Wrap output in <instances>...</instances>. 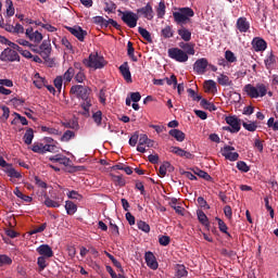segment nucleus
<instances>
[{"label":"nucleus","mask_w":278,"mask_h":278,"mask_svg":"<svg viewBox=\"0 0 278 278\" xmlns=\"http://www.w3.org/2000/svg\"><path fill=\"white\" fill-rule=\"evenodd\" d=\"M252 46H253V49L256 51V52H262V51H265L266 48H267V43L264 39L262 38H254L253 41H252Z\"/></svg>","instance_id":"16"},{"label":"nucleus","mask_w":278,"mask_h":278,"mask_svg":"<svg viewBox=\"0 0 278 278\" xmlns=\"http://www.w3.org/2000/svg\"><path fill=\"white\" fill-rule=\"evenodd\" d=\"M75 75H76V70L74 67H68V70L63 75V79L70 83L73 80Z\"/></svg>","instance_id":"33"},{"label":"nucleus","mask_w":278,"mask_h":278,"mask_svg":"<svg viewBox=\"0 0 278 278\" xmlns=\"http://www.w3.org/2000/svg\"><path fill=\"white\" fill-rule=\"evenodd\" d=\"M225 60L228 63H236L237 62V56L231 50H226L225 51Z\"/></svg>","instance_id":"43"},{"label":"nucleus","mask_w":278,"mask_h":278,"mask_svg":"<svg viewBox=\"0 0 278 278\" xmlns=\"http://www.w3.org/2000/svg\"><path fill=\"white\" fill-rule=\"evenodd\" d=\"M210 65V62L206 60V58L198 59L193 64V71L198 75L205 74V71L207 70V66Z\"/></svg>","instance_id":"10"},{"label":"nucleus","mask_w":278,"mask_h":278,"mask_svg":"<svg viewBox=\"0 0 278 278\" xmlns=\"http://www.w3.org/2000/svg\"><path fill=\"white\" fill-rule=\"evenodd\" d=\"M233 151H236L235 147L225 146L220 152H222L223 157H225V160L235 162V161L239 160L240 155L238 152H233Z\"/></svg>","instance_id":"9"},{"label":"nucleus","mask_w":278,"mask_h":278,"mask_svg":"<svg viewBox=\"0 0 278 278\" xmlns=\"http://www.w3.org/2000/svg\"><path fill=\"white\" fill-rule=\"evenodd\" d=\"M47 228V223H43L41 226L34 228L30 231V235L42 232Z\"/></svg>","instance_id":"63"},{"label":"nucleus","mask_w":278,"mask_h":278,"mask_svg":"<svg viewBox=\"0 0 278 278\" xmlns=\"http://www.w3.org/2000/svg\"><path fill=\"white\" fill-rule=\"evenodd\" d=\"M156 14H157V17H160V18L165 16V14H166V5H165L164 1H160L159 2L157 9H156Z\"/></svg>","instance_id":"40"},{"label":"nucleus","mask_w":278,"mask_h":278,"mask_svg":"<svg viewBox=\"0 0 278 278\" xmlns=\"http://www.w3.org/2000/svg\"><path fill=\"white\" fill-rule=\"evenodd\" d=\"M45 205L49 208H59L60 207V203L58 201L50 199L49 197H47V199L45 200Z\"/></svg>","instance_id":"45"},{"label":"nucleus","mask_w":278,"mask_h":278,"mask_svg":"<svg viewBox=\"0 0 278 278\" xmlns=\"http://www.w3.org/2000/svg\"><path fill=\"white\" fill-rule=\"evenodd\" d=\"M175 22L184 27L190 21V17L194 16V12L191 8H180L177 12L173 13Z\"/></svg>","instance_id":"2"},{"label":"nucleus","mask_w":278,"mask_h":278,"mask_svg":"<svg viewBox=\"0 0 278 278\" xmlns=\"http://www.w3.org/2000/svg\"><path fill=\"white\" fill-rule=\"evenodd\" d=\"M40 51H51V43L45 40L39 47Z\"/></svg>","instance_id":"64"},{"label":"nucleus","mask_w":278,"mask_h":278,"mask_svg":"<svg viewBox=\"0 0 278 278\" xmlns=\"http://www.w3.org/2000/svg\"><path fill=\"white\" fill-rule=\"evenodd\" d=\"M161 36L165 39H169L174 37V30L172 26H165V28L161 29Z\"/></svg>","instance_id":"29"},{"label":"nucleus","mask_w":278,"mask_h":278,"mask_svg":"<svg viewBox=\"0 0 278 278\" xmlns=\"http://www.w3.org/2000/svg\"><path fill=\"white\" fill-rule=\"evenodd\" d=\"M4 173L10 177V178H15V179H20L22 178V175L20 172H16L15 168H13V166L10 164L5 169Z\"/></svg>","instance_id":"26"},{"label":"nucleus","mask_w":278,"mask_h":278,"mask_svg":"<svg viewBox=\"0 0 278 278\" xmlns=\"http://www.w3.org/2000/svg\"><path fill=\"white\" fill-rule=\"evenodd\" d=\"M216 222H217V224H218V229H219V231H222L223 233H226V236H227L228 238H231L230 232H228V226H227V224H226L222 218H219V217H216Z\"/></svg>","instance_id":"27"},{"label":"nucleus","mask_w":278,"mask_h":278,"mask_svg":"<svg viewBox=\"0 0 278 278\" xmlns=\"http://www.w3.org/2000/svg\"><path fill=\"white\" fill-rule=\"evenodd\" d=\"M137 13L141 14L143 17H146L149 21L154 18V10L151 3H147L146 7L138 9Z\"/></svg>","instance_id":"12"},{"label":"nucleus","mask_w":278,"mask_h":278,"mask_svg":"<svg viewBox=\"0 0 278 278\" xmlns=\"http://www.w3.org/2000/svg\"><path fill=\"white\" fill-rule=\"evenodd\" d=\"M13 263L12 258L8 255H0V267L11 266Z\"/></svg>","instance_id":"44"},{"label":"nucleus","mask_w":278,"mask_h":278,"mask_svg":"<svg viewBox=\"0 0 278 278\" xmlns=\"http://www.w3.org/2000/svg\"><path fill=\"white\" fill-rule=\"evenodd\" d=\"M119 72L123 76V78L126 80L127 84H131V71H129V66L127 62H124L121 66H119Z\"/></svg>","instance_id":"15"},{"label":"nucleus","mask_w":278,"mask_h":278,"mask_svg":"<svg viewBox=\"0 0 278 278\" xmlns=\"http://www.w3.org/2000/svg\"><path fill=\"white\" fill-rule=\"evenodd\" d=\"M91 118H93V123H96V126L100 127L102 125L103 117L101 111L93 113V115H91Z\"/></svg>","instance_id":"41"},{"label":"nucleus","mask_w":278,"mask_h":278,"mask_svg":"<svg viewBox=\"0 0 278 278\" xmlns=\"http://www.w3.org/2000/svg\"><path fill=\"white\" fill-rule=\"evenodd\" d=\"M187 55H194V43H189L186 48H184Z\"/></svg>","instance_id":"61"},{"label":"nucleus","mask_w":278,"mask_h":278,"mask_svg":"<svg viewBox=\"0 0 278 278\" xmlns=\"http://www.w3.org/2000/svg\"><path fill=\"white\" fill-rule=\"evenodd\" d=\"M197 201L201 208L211 210V205L207 204V201L205 200V198L198 197Z\"/></svg>","instance_id":"51"},{"label":"nucleus","mask_w":278,"mask_h":278,"mask_svg":"<svg viewBox=\"0 0 278 278\" xmlns=\"http://www.w3.org/2000/svg\"><path fill=\"white\" fill-rule=\"evenodd\" d=\"M43 153H58V147L54 144H43Z\"/></svg>","instance_id":"55"},{"label":"nucleus","mask_w":278,"mask_h":278,"mask_svg":"<svg viewBox=\"0 0 278 278\" xmlns=\"http://www.w3.org/2000/svg\"><path fill=\"white\" fill-rule=\"evenodd\" d=\"M73 36H75L77 38V40L79 41H85L86 36L88 35V33L86 30H84L80 26H74V27H70L66 26L65 27Z\"/></svg>","instance_id":"11"},{"label":"nucleus","mask_w":278,"mask_h":278,"mask_svg":"<svg viewBox=\"0 0 278 278\" xmlns=\"http://www.w3.org/2000/svg\"><path fill=\"white\" fill-rule=\"evenodd\" d=\"M237 169L243 172V173H248L250 170V167L248 166V164L244 161H239L236 164Z\"/></svg>","instance_id":"50"},{"label":"nucleus","mask_w":278,"mask_h":278,"mask_svg":"<svg viewBox=\"0 0 278 278\" xmlns=\"http://www.w3.org/2000/svg\"><path fill=\"white\" fill-rule=\"evenodd\" d=\"M188 270L186 269L185 265H178L176 269V275L174 278H184L187 277Z\"/></svg>","instance_id":"36"},{"label":"nucleus","mask_w":278,"mask_h":278,"mask_svg":"<svg viewBox=\"0 0 278 278\" xmlns=\"http://www.w3.org/2000/svg\"><path fill=\"white\" fill-rule=\"evenodd\" d=\"M236 28L239 29V33H248L250 29V22L247 17L241 16L237 18Z\"/></svg>","instance_id":"14"},{"label":"nucleus","mask_w":278,"mask_h":278,"mask_svg":"<svg viewBox=\"0 0 278 278\" xmlns=\"http://www.w3.org/2000/svg\"><path fill=\"white\" fill-rule=\"evenodd\" d=\"M172 153L179 155V157H186V160H192L193 154L188 151L182 150L179 147H172Z\"/></svg>","instance_id":"19"},{"label":"nucleus","mask_w":278,"mask_h":278,"mask_svg":"<svg viewBox=\"0 0 278 278\" xmlns=\"http://www.w3.org/2000/svg\"><path fill=\"white\" fill-rule=\"evenodd\" d=\"M205 91L217 92V83L213 79L204 81Z\"/></svg>","instance_id":"28"},{"label":"nucleus","mask_w":278,"mask_h":278,"mask_svg":"<svg viewBox=\"0 0 278 278\" xmlns=\"http://www.w3.org/2000/svg\"><path fill=\"white\" fill-rule=\"evenodd\" d=\"M1 62H20V54L12 48H5L0 54Z\"/></svg>","instance_id":"6"},{"label":"nucleus","mask_w":278,"mask_h":278,"mask_svg":"<svg viewBox=\"0 0 278 278\" xmlns=\"http://www.w3.org/2000/svg\"><path fill=\"white\" fill-rule=\"evenodd\" d=\"M169 136L175 138L178 142H184L186 139V134L177 128L169 129Z\"/></svg>","instance_id":"21"},{"label":"nucleus","mask_w":278,"mask_h":278,"mask_svg":"<svg viewBox=\"0 0 278 278\" xmlns=\"http://www.w3.org/2000/svg\"><path fill=\"white\" fill-rule=\"evenodd\" d=\"M63 126L65 128H70V129H73V130H79L78 119H70V122H64Z\"/></svg>","instance_id":"34"},{"label":"nucleus","mask_w":278,"mask_h":278,"mask_svg":"<svg viewBox=\"0 0 278 278\" xmlns=\"http://www.w3.org/2000/svg\"><path fill=\"white\" fill-rule=\"evenodd\" d=\"M62 83H63L62 76H56L55 79L53 80L54 87L59 90V92H62Z\"/></svg>","instance_id":"60"},{"label":"nucleus","mask_w":278,"mask_h":278,"mask_svg":"<svg viewBox=\"0 0 278 278\" xmlns=\"http://www.w3.org/2000/svg\"><path fill=\"white\" fill-rule=\"evenodd\" d=\"M264 63H265V66L267 70H271L275 66V64H277V55H275V53L270 52L266 56Z\"/></svg>","instance_id":"23"},{"label":"nucleus","mask_w":278,"mask_h":278,"mask_svg":"<svg viewBox=\"0 0 278 278\" xmlns=\"http://www.w3.org/2000/svg\"><path fill=\"white\" fill-rule=\"evenodd\" d=\"M194 174L198 175L200 178H203L206 181H211L213 178L210 174L205 173L204 170H201L199 168H197L194 170Z\"/></svg>","instance_id":"46"},{"label":"nucleus","mask_w":278,"mask_h":278,"mask_svg":"<svg viewBox=\"0 0 278 278\" xmlns=\"http://www.w3.org/2000/svg\"><path fill=\"white\" fill-rule=\"evenodd\" d=\"M46 258L47 257H45V256L38 257L37 264L39 266L40 271L45 270V268L48 266Z\"/></svg>","instance_id":"59"},{"label":"nucleus","mask_w":278,"mask_h":278,"mask_svg":"<svg viewBox=\"0 0 278 278\" xmlns=\"http://www.w3.org/2000/svg\"><path fill=\"white\" fill-rule=\"evenodd\" d=\"M137 227H138V229L144 231L146 233L150 232V230H151L150 225L147 224V223L143 222V220L137 222Z\"/></svg>","instance_id":"47"},{"label":"nucleus","mask_w":278,"mask_h":278,"mask_svg":"<svg viewBox=\"0 0 278 278\" xmlns=\"http://www.w3.org/2000/svg\"><path fill=\"white\" fill-rule=\"evenodd\" d=\"M75 81H77V84H84V81L86 80V74L85 72H77L74 76Z\"/></svg>","instance_id":"56"},{"label":"nucleus","mask_w":278,"mask_h":278,"mask_svg":"<svg viewBox=\"0 0 278 278\" xmlns=\"http://www.w3.org/2000/svg\"><path fill=\"white\" fill-rule=\"evenodd\" d=\"M14 121L11 122L12 125L15 124L16 119H18V122L22 123L23 126L28 125V119H26V117H23V115L14 113Z\"/></svg>","instance_id":"49"},{"label":"nucleus","mask_w":278,"mask_h":278,"mask_svg":"<svg viewBox=\"0 0 278 278\" xmlns=\"http://www.w3.org/2000/svg\"><path fill=\"white\" fill-rule=\"evenodd\" d=\"M139 138H140L139 132H135V134L129 138V141H128L129 146L132 147V148L137 147V144H138V142H139Z\"/></svg>","instance_id":"52"},{"label":"nucleus","mask_w":278,"mask_h":278,"mask_svg":"<svg viewBox=\"0 0 278 278\" xmlns=\"http://www.w3.org/2000/svg\"><path fill=\"white\" fill-rule=\"evenodd\" d=\"M201 106L204 108L205 110L210 111V112H215L217 111V106L214 103H211L210 101L203 99L201 101Z\"/></svg>","instance_id":"37"},{"label":"nucleus","mask_w":278,"mask_h":278,"mask_svg":"<svg viewBox=\"0 0 278 278\" xmlns=\"http://www.w3.org/2000/svg\"><path fill=\"white\" fill-rule=\"evenodd\" d=\"M174 166L169 162H163L159 167V176L161 178L165 177L167 172L172 173L174 172Z\"/></svg>","instance_id":"17"},{"label":"nucleus","mask_w":278,"mask_h":278,"mask_svg":"<svg viewBox=\"0 0 278 278\" xmlns=\"http://www.w3.org/2000/svg\"><path fill=\"white\" fill-rule=\"evenodd\" d=\"M118 13L122 14V21L130 28H136L138 25L139 16L131 11H121Z\"/></svg>","instance_id":"4"},{"label":"nucleus","mask_w":278,"mask_h":278,"mask_svg":"<svg viewBox=\"0 0 278 278\" xmlns=\"http://www.w3.org/2000/svg\"><path fill=\"white\" fill-rule=\"evenodd\" d=\"M58 163L64 166H71L72 160L65 155L60 154Z\"/></svg>","instance_id":"53"},{"label":"nucleus","mask_w":278,"mask_h":278,"mask_svg":"<svg viewBox=\"0 0 278 278\" xmlns=\"http://www.w3.org/2000/svg\"><path fill=\"white\" fill-rule=\"evenodd\" d=\"M225 122L236 134L241 130L242 119H239L237 115H227V117H225Z\"/></svg>","instance_id":"8"},{"label":"nucleus","mask_w":278,"mask_h":278,"mask_svg":"<svg viewBox=\"0 0 278 278\" xmlns=\"http://www.w3.org/2000/svg\"><path fill=\"white\" fill-rule=\"evenodd\" d=\"M217 84L219 86H224V87L233 86L232 80L229 78L228 75H225V74H219L217 76Z\"/></svg>","instance_id":"22"},{"label":"nucleus","mask_w":278,"mask_h":278,"mask_svg":"<svg viewBox=\"0 0 278 278\" xmlns=\"http://www.w3.org/2000/svg\"><path fill=\"white\" fill-rule=\"evenodd\" d=\"M29 39L31 41L39 43L42 40V35L39 31H36L33 34V36Z\"/></svg>","instance_id":"62"},{"label":"nucleus","mask_w":278,"mask_h":278,"mask_svg":"<svg viewBox=\"0 0 278 278\" xmlns=\"http://www.w3.org/2000/svg\"><path fill=\"white\" fill-rule=\"evenodd\" d=\"M241 125H243L244 129L250 132H255L257 129L256 122H241Z\"/></svg>","instance_id":"32"},{"label":"nucleus","mask_w":278,"mask_h":278,"mask_svg":"<svg viewBox=\"0 0 278 278\" xmlns=\"http://www.w3.org/2000/svg\"><path fill=\"white\" fill-rule=\"evenodd\" d=\"M65 211L68 216H73L77 213L78 206L75 202L67 200L65 201Z\"/></svg>","instance_id":"20"},{"label":"nucleus","mask_w":278,"mask_h":278,"mask_svg":"<svg viewBox=\"0 0 278 278\" xmlns=\"http://www.w3.org/2000/svg\"><path fill=\"white\" fill-rule=\"evenodd\" d=\"M178 35L181 37V39L186 42H189L191 40V31L188 30L185 26H181L178 29Z\"/></svg>","instance_id":"25"},{"label":"nucleus","mask_w":278,"mask_h":278,"mask_svg":"<svg viewBox=\"0 0 278 278\" xmlns=\"http://www.w3.org/2000/svg\"><path fill=\"white\" fill-rule=\"evenodd\" d=\"M89 91L90 89L83 85H74L70 90L71 94H74L76 98L81 100H87L89 98Z\"/></svg>","instance_id":"7"},{"label":"nucleus","mask_w":278,"mask_h":278,"mask_svg":"<svg viewBox=\"0 0 278 278\" xmlns=\"http://www.w3.org/2000/svg\"><path fill=\"white\" fill-rule=\"evenodd\" d=\"M138 33L141 35V37L147 40L148 42H152V36L149 30L142 27H138Z\"/></svg>","instance_id":"38"},{"label":"nucleus","mask_w":278,"mask_h":278,"mask_svg":"<svg viewBox=\"0 0 278 278\" xmlns=\"http://www.w3.org/2000/svg\"><path fill=\"white\" fill-rule=\"evenodd\" d=\"M244 91L248 93L249 97L253 99H257L258 97H264L267 93V88L264 84H257L254 87L251 84L245 85Z\"/></svg>","instance_id":"3"},{"label":"nucleus","mask_w":278,"mask_h":278,"mask_svg":"<svg viewBox=\"0 0 278 278\" xmlns=\"http://www.w3.org/2000/svg\"><path fill=\"white\" fill-rule=\"evenodd\" d=\"M134 52H135L134 43H131V41H129L127 43V54L132 60V62H138V58L136 56V54H134Z\"/></svg>","instance_id":"39"},{"label":"nucleus","mask_w":278,"mask_h":278,"mask_svg":"<svg viewBox=\"0 0 278 278\" xmlns=\"http://www.w3.org/2000/svg\"><path fill=\"white\" fill-rule=\"evenodd\" d=\"M167 55L169 59L179 63H186L189 59L188 54L184 50H180V48H169Z\"/></svg>","instance_id":"5"},{"label":"nucleus","mask_w":278,"mask_h":278,"mask_svg":"<svg viewBox=\"0 0 278 278\" xmlns=\"http://www.w3.org/2000/svg\"><path fill=\"white\" fill-rule=\"evenodd\" d=\"M37 252L41 257L51 258L53 256V251L48 244H42L37 249Z\"/></svg>","instance_id":"18"},{"label":"nucleus","mask_w":278,"mask_h":278,"mask_svg":"<svg viewBox=\"0 0 278 278\" xmlns=\"http://www.w3.org/2000/svg\"><path fill=\"white\" fill-rule=\"evenodd\" d=\"M83 64L87 68L102 70L106 66L108 62L104 60L103 55H100L98 52L90 53L88 58L83 60Z\"/></svg>","instance_id":"1"},{"label":"nucleus","mask_w":278,"mask_h":278,"mask_svg":"<svg viewBox=\"0 0 278 278\" xmlns=\"http://www.w3.org/2000/svg\"><path fill=\"white\" fill-rule=\"evenodd\" d=\"M31 151L34 153L43 154L45 153V144L41 142H35L34 146L31 147Z\"/></svg>","instance_id":"42"},{"label":"nucleus","mask_w":278,"mask_h":278,"mask_svg":"<svg viewBox=\"0 0 278 278\" xmlns=\"http://www.w3.org/2000/svg\"><path fill=\"white\" fill-rule=\"evenodd\" d=\"M5 4L8 5V8H7V16H14L15 9L13 7V1L12 0H7Z\"/></svg>","instance_id":"48"},{"label":"nucleus","mask_w":278,"mask_h":278,"mask_svg":"<svg viewBox=\"0 0 278 278\" xmlns=\"http://www.w3.org/2000/svg\"><path fill=\"white\" fill-rule=\"evenodd\" d=\"M170 243V237L168 236H160L159 237V244L163 247H167Z\"/></svg>","instance_id":"58"},{"label":"nucleus","mask_w":278,"mask_h":278,"mask_svg":"<svg viewBox=\"0 0 278 278\" xmlns=\"http://www.w3.org/2000/svg\"><path fill=\"white\" fill-rule=\"evenodd\" d=\"M75 137H76L75 131L66 130V131H64L63 136L61 137V142H70Z\"/></svg>","instance_id":"35"},{"label":"nucleus","mask_w":278,"mask_h":278,"mask_svg":"<svg viewBox=\"0 0 278 278\" xmlns=\"http://www.w3.org/2000/svg\"><path fill=\"white\" fill-rule=\"evenodd\" d=\"M41 131L42 132H47L48 135H51V136H60V135H62V132L58 128L48 127V126H41Z\"/></svg>","instance_id":"31"},{"label":"nucleus","mask_w":278,"mask_h":278,"mask_svg":"<svg viewBox=\"0 0 278 278\" xmlns=\"http://www.w3.org/2000/svg\"><path fill=\"white\" fill-rule=\"evenodd\" d=\"M144 261L150 269L156 270L159 268V263L156 261L155 255L152 252H147L144 254Z\"/></svg>","instance_id":"13"},{"label":"nucleus","mask_w":278,"mask_h":278,"mask_svg":"<svg viewBox=\"0 0 278 278\" xmlns=\"http://www.w3.org/2000/svg\"><path fill=\"white\" fill-rule=\"evenodd\" d=\"M165 81L167 84V86H174V88H176L178 80L175 74H173L172 76L165 77Z\"/></svg>","instance_id":"54"},{"label":"nucleus","mask_w":278,"mask_h":278,"mask_svg":"<svg viewBox=\"0 0 278 278\" xmlns=\"http://www.w3.org/2000/svg\"><path fill=\"white\" fill-rule=\"evenodd\" d=\"M35 135H34V129L33 128H28L26 130V134H24V143L27 146H30L33 142Z\"/></svg>","instance_id":"30"},{"label":"nucleus","mask_w":278,"mask_h":278,"mask_svg":"<svg viewBox=\"0 0 278 278\" xmlns=\"http://www.w3.org/2000/svg\"><path fill=\"white\" fill-rule=\"evenodd\" d=\"M67 198L71 200H83V194L78 193V191H68Z\"/></svg>","instance_id":"57"},{"label":"nucleus","mask_w":278,"mask_h":278,"mask_svg":"<svg viewBox=\"0 0 278 278\" xmlns=\"http://www.w3.org/2000/svg\"><path fill=\"white\" fill-rule=\"evenodd\" d=\"M198 219L201 225H204V227H210L211 223L210 219L207 218V215H205V212L202 210L197 211Z\"/></svg>","instance_id":"24"}]
</instances>
